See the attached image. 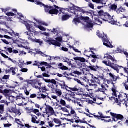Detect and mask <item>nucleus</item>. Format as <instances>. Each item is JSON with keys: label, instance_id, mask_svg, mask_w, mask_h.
Segmentation results:
<instances>
[{"label": "nucleus", "instance_id": "nucleus-2", "mask_svg": "<svg viewBox=\"0 0 128 128\" xmlns=\"http://www.w3.org/2000/svg\"><path fill=\"white\" fill-rule=\"evenodd\" d=\"M98 16L104 22H108L111 24H116V20H115L114 18V16H110V13L108 12H104L103 10H98Z\"/></svg>", "mask_w": 128, "mask_h": 128}, {"label": "nucleus", "instance_id": "nucleus-55", "mask_svg": "<svg viewBox=\"0 0 128 128\" xmlns=\"http://www.w3.org/2000/svg\"><path fill=\"white\" fill-rule=\"evenodd\" d=\"M38 28H39V30H46V28H44V26H38Z\"/></svg>", "mask_w": 128, "mask_h": 128}, {"label": "nucleus", "instance_id": "nucleus-44", "mask_svg": "<svg viewBox=\"0 0 128 128\" xmlns=\"http://www.w3.org/2000/svg\"><path fill=\"white\" fill-rule=\"evenodd\" d=\"M53 120L55 124H62V121L60 120V119H58L56 118H54Z\"/></svg>", "mask_w": 128, "mask_h": 128}, {"label": "nucleus", "instance_id": "nucleus-22", "mask_svg": "<svg viewBox=\"0 0 128 128\" xmlns=\"http://www.w3.org/2000/svg\"><path fill=\"white\" fill-rule=\"evenodd\" d=\"M126 12V9L124 8H122V6H120L118 8H117L116 12L118 14H120V12Z\"/></svg>", "mask_w": 128, "mask_h": 128}, {"label": "nucleus", "instance_id": "nucleus-45", "mask_svg": "<svg viewBox=\"0 0 128 128\" xmlns=\"http://www.w3.org/2000/svg\"><path fill=\"white\" fill-rule=\"evenodd\" d=\"M70 48H72L73 50L75 52H81L80 51L76 49V47L73 46H70Z\"/></svg>", "mask_w": 128, "mask_h": 128}, {"label": "nucleus", "instance_id": "nucleus-25", "mask_svg": "<svg viewBox=\"0 0 128 128\" xmlns=\"http://www.w3.org/2000/svg\"><path fill=\"white\" fill-rule=\"evenodd\" d=\"M74 14H75V16L80 18L81 16H82V13L80 12L76 8H74Z\"/></svg>", "mask_w": 128, "mask_h": 128}, {"label": "nucleus", "instance_id": "nucleus-26", "mask_svg": "<svg viewBox=\"0 0 128 128\" xmlns=\"http://www.w3.org/2000/svg\"><path fill=\"white\" fill-rule=\"evenodd\" d=\"M0 38H8V40H12L14 44L16 43V40H14V38H12V37H10L8 35H4V36H2V34H0Z\"/></svg>", "mask_w": 128, "mask_h": 128}, {"label": "nucleus", "instance_id": "nucleus-14", "mask_svg": "<svg viewBox=\"0 0 128 128\" xmlns=\"http://www.w3.org/2000/svg\"><path fill=\"white\" fill-rule=\"evenodd\" d=\"M45 105L46 106V108L45 109V113L48 114V112H50L51 114H54V108H52V107L50 105H46V104Z\"/></svg>", "mask_w": 128, "mask_h": 128}, {"label": "nucleus", "instance_id": "nucleus-30", "mask_svg": "<svg viewBox=\"0 0 128 128\" xmlns=\"http://www.w3.org/2000/svg\"><path fill=\"white\" fill-rule=\"evenodd\" d=\"M32 42H36V44H38L39 46H42V42H43L42 40L37 39L36 38L34 39Z\"/></svg>", "mask_w": 128, "mask_h": 128}, {"label": "nucleus", "instance_id": "nucleus-10", "mask_svg": "<svg viewBox=\"0 0 128 128\" xmlns=\"http://www.w3.org/2000/svg\"><path fill=\"white\" fill-rule=\"evenodd\" d=\"M60 8V13L58 14V16H60V14L62 12V8L58 6H56V5H54L52 6L51 9L49 11V14H58V10Z\"/></svg>", "mask_w": 128, "mask_h": 128}, {"label": "nucleus", "instance_id": "nucleus-19", "mask_svg": "<svg viewBox=\"0 0 128 128\" xmlns=\"http://www.w3.org/2000/svg\"><path fill=\"white\" fill-rule=\"evenodd\" d=\"M36 64H34L33 66H39L40 64V66H48V64L46 62H38L36 61H35Z\"/></svg>", "mask_w": 128, "mask_h": 128}, {"label": "nucleus", "instance_id": "nucleus-18", "mask_svg": "<svg viewBox=\"0 0 128 128\" xmlns=\"http://www.w3.org/2000/svg\"><path fill=\"white\" fill-rule=\"evenodd\" d=\"M108 8L109 10L116 12L118 8V5H116V4H112L110 6H109Z\"/></svg>", "mask_w": 128, "mask_h": 128}, {"label": "nucleus", "instance_id": "nucleus-60", "mask_svg": "<svg viewBox=\"0 0 128 128\" xmlns=\"http://www.w3.org/2000/svg\"><path fill=\"white\" fill-rule=\"evenodd\" d=\"M28 70L26 68H22V69L20 70V72H28Z\"/></svg>", "mask_w": 128, "mask_h": 128}, {"label": "nucleus", "instance_id": "nucleus-7", "mask_svg": "<svg viewBox=\"0 0 128 128\" xmlns=\"http://www.w3.org/2000/svg\"><path fill=\"white\" fill-rule=\"evenodd\" d=\"M56 40L52 39H49L47 40V42L49 44H52L56 46H60L62 44H60V42L62 40V39L60 37H57L56 38Z\"/></svg>", "mask_w": 128, "mask_h": 128}, {"label": "nucleus", "instance_id": "nucleus-43", "mask_svg": "<svg viewBox=\"0 0 128 128\" xmlns=\"http://www.w3.org/2000/svg\"><path fill=\"white\" fill-rule=\"evenodd\" d=\"M60 104H61V106H64L66 103V101L64 100L60 99Z\"/></svg>", "mask_w": 128, "mask_h": 128}, {"label": "nucleus", "instance_id": "nucleus-56", "mask_svg": "<svg viewBox=\"0 0 128 128\" xmlns=\"http://www.w3.org/2000/svg\"><path fill=\"white\" fill-rule=\"evenodd\" d=\"M81 20H90V18L86 16V17H84V16H81L80 18Z\"/></svg>", "mask_w": 128, "mask_h": 128}, {"label": "nucleus", "instance_id": "nucleus-13", "mask_svg": "<svg viewBox=\"0 0 128 128\" xmlns=\"http://www.w3.org/2000/svg\"><path fill=\"white\" fill-rule=\"evenodd\" d=\"M115 102L117 104L118 106H120L122 104H125L126 106H128V104H126V100L125 99H124L123 100H118V98H116Z\"/></svg>", "mask_w": 128, "mask_h": 128}, {"label": "nucleus", "instance_id": "nucleus-5", "mask_svg": "<svg viewBox=\"0 0 128 128\" xmlns=\"http://www.w3.org/2000/svg\"><path fill=\"white\" fill-rule=\"evenodd\" d=\"M97 36L100 38H102V42H103L104 46H106L108 48H110V42L108 39V36H106V34H105L104 32L100 34V32H97Z\"/></svg>", "mask_w": 128, "mask_h": 128}, {"label": "nucleus", "instance_id": "nucleus-29", "mask_svg": "<svg viewBox=\"0 0 128 128\" xmlns=\"http://www.w3.org/2000/svg\"><path fill=\"white\" fill-rule=\"evenodd\" d=\"M62 80H60V81H59L58 82H57L56 80H54V79H52V80H50V84H55V85H56V88H58V86H60L58 84V82L59 84H60V82H62Z\"/></svg>", "mask_w": 128, "mask_h": 128}, {"label": "nucleus", "instance_id": "nucleus-12", "mask_svg": "<svg viewBox=\"0 0 128 128\" xmlns=\"http://www.w3.org/2000/svg\"><path fill=\"white\" fill-rule=\"evenodd\" d=\"M8 112H14V114H16L18 115V116H20L22 113H20V110H18L16 108V106H15L14 107H10V108H8Z\"/></svg>", "mask_w": 128, "mask_h": 128}, {"label": "nucleus", "instance_id": "nucleus-49", "mask_svg": "<svg viewBox=\"0 0 128 128\" xmlns=\"http://www.w3.org/2000/svg\"><path fill=\"white\" fill-rule=\"evenodd\" d=\"M86 56H88V58H90V56H92V58H98V55H96V54H90V56L86 55Z\"/></svg>", "mask_w": 128, "mask_h": 128}, {"label": "nucleus", "instance_id": "nucleus-40", "mask_svg": "<svg viewBox=\"0 0 128 128\" xmlns=\"http://www.w3.org/2000/svg\"><path fill=\"white\" fill-rule=\"evenodd\" d=\"M72 97L70 96V95L66 94L65 95V96H64V100H68V102H70L72 100V99H70Z\"/></svg>", "mask_w": 128, "mask_h": 128}, {"label": "nucleus", "instance_id": "nucleus-62", "mask_svg": "<svg viewBox=\"0 0 128 128\" xmlns=\"http://www.w3.org/2000/svg\"><path fill=\"white\" fill-rule=\"evenodd\" d=\"M2 78L4 80H8L10 78V75H4Z\"/></svg>", "mask_w": 128, "mask_h": 128}, {"label": "nucleus", "instance_id": "nucleus-48", "mask_svg": "<svg viewBox=\"0 0 128 128\" xmlns=\"http://www.w3.org/2000/svg\"><path fill=\"white\" fill-rule=\"evenodd\" d=\"M112 96H116V90L114 88H112Z\"/></svg>", "mask_w": 128, "mask_h": 128}, {"label": "nucleus", "instance_id": "nucleus-33", "mask_svg": "<svg viewBox=\"0 0 128 128\" xmlns=\"http://www.w3.org/2000/svg\"><path fill=\"white\" fill-rule=\"evenodd\" d=\"M54 92L58 96H60L62 94V92L60 89L56 88L55 92Z\"/></svg>", "mask_w": 128, "mask_h": 128}, {"label": "nucleus", "instance_id": "nucleus-20", "mask_svg": "<svg viewBox=\"0 0 128 128\" xmlns=\"http://www.w3.org/2000/svg\"><path fill=\"white\" fill-rule=\"evenodd\" d=\"M109 76L110 78V82H116V76L114 74H112V72L109 73Z\"/></svg>", "mask_w": 128, "mask_h": 128}, {"label": "nucleus", "instance_id": "nucleus-9", "mask_svg": "<svg viewBox=\"0 0 128 128\" xmlns=\"http://www.w3.org/2000/svg\"><path fill=\"white\" fill-rule=\"evenodd\" d=\"M110 114L112 116V121L118 122V120H121L122 122H124V116L121 114H116L112 112H110Z\"/></svg>", "mask_w": 128, "mask_h": 128}, {"label": "nucleus", "instance_id": "nucleus-28", "mask_svg": "<svg viewBox=\"0 0 128 128\" xmlns=\"http://www.w3.org/2000/svg\"><path fill=\"white\" fill-rule=\"evenodd\" d=\"M73 8H76V10H78V12H80V14H84V12H86V11H84V10L80 8H79L78 6H73Z\"/></svg>", "mask_w": 128, "mask_h": 128}, {"label": "nucleus", "instance_id": "nucleus-50", "mask_svg": "<svg viewBox=\"0 0 128 128\" xmlns=\"http://www.w3.org/2000/svg\"><path fill=\"white\" fill-rule=\"evenodd\" d=\"M50 32H53L54 34H58V30H56V28H54L53 30H50Z\"/></svg>", "mask_w": 128, "mask_h": 128}, {"label": "nucleus", "instance_id": "nucleus-3", "mask_svg": "<svg viewBox=\"0 0 128 128\" xmlns=\"http://www.w3.org/2000/svg\"><path fill=\"white\" fill-rule=\"evenodd\" d=\"M25 26L28 30V32H25V34H26L28 36V40H31V42H32L34 40V38H32V36H34H34H36V34H38V32L34 30V27L28 24V23H26Z\"/></svg>", "mask_w": 128, "mask_h": 128}, {"label": "nucleus", "instance_id": "nucleus-52", "mask_svg": "<svg viewBox=\"0 0 128 128\" xmlns=\"http://www.w3.org/2000/svg\"><path fill=\"white\" fill-rule=\"evenodd\" d=\"M8 82L6 79H3V77L2 78H0V82L2 84H6Z\"/></svg>", "mask_w": 128, "mask_h": 128}, {"label": "nucleus", "instance_id": "nucleus-23", "mask_svg": "<svg viewBox=\"0 0 128 128\" xmlns=\"http://www.w3.org/2000/svg\"><path fill=\"white\" fill-rule=\"evenodd\" d=\"M74 60H78L80 62H86V59L84 58H82L80 56H76V57H74Z\"/></svg>", "mask_w": 128, "mask_h": 128}, {"label": "nucleus", "instance_id": "nucleus-11", "mask_svg": "<svg viewBox=\"0 0 128 128\" xmlns=\"http://www.w3.org/2000/svg\"><path fill=\"white\" fill-rule=\"evenodd\" d=\"M37 4L38 6H40L41 7L44 6L45 12L50 14V10L52 6H48V5H46L40 2H38Z\"/></svg>", "mask_w": 128, "mask_h": 128}, {"label": "nucleus", "instance_id": "nucleus-53", "mask_svg": "<svg viewBox=\"0 0 128 128\" xmlns=\"http://www.w3.org/2000/svg\"><path fill=\"white\" fill-rule=\"evenodd\" d=\"M0 102L1 104H6V106H8V101L6 100H0Z\"/></svg>", "mask_w": 128, "mask_h": 128}, {"label": "nucleus", "instance_id": "nucleus-32", "mask_svg": "<svg viewBox=\"0 0 128 128\" xmlns=\"http://www.w3.org/2000/svg\"><path fill=\"white\" fill-rule=\"evenodd\" d=\"M23 100L24 102H26V98L24 96V95H22V94H20L19 95L17 96H16V100Z\"/></svg>", "mask_w": 128, "mask_h": 128}, {"label": "nucleus", "instance_id": "nucleus-51", "mask_svg": "<svg viewBox=\"0 0 128 128\" xmlns=\"http://www.w3.org/2000/svg\"><path fill=\"white\" fill-rule=\"evenodd\" d=\"M6 52H8L9 54H12L13 52L12 48L10 47L7 48Z\"/></svg>", "mask_w": 128, "mask_h": 128}, {"label": "nucleus", "instance_id": "nucleus-61", "mask_svg": "<svg viewBox=\"0 0 128 128\" xmlns=\"http://www.w3.org/2000/svg\"><path fill=\"white\" fill-rule=\"evenodd\" d=\"M30 98H36V94H32L30 96Z\"/></svg>", "mask_w": 128, "mask_h": 128}, {"label": "nucleus", "instance_id": "nucleus-37", "mask_svg": "<svg viewBox=\"0 0 128 128\" xmlns=\"http://www.w3.org/2000/svg\"><path fill=\"white\" fill-rule=\"evenodd\" d=\"M78 94L79 96H84V92H82L83 90L82 88H78Z\"/></svg>", "mask_w": 128, "mask_h": 128}, {"label": "nucleus", "instance_id": "nucleus-21", "mask_svg": "<svg viewBox=\"0 0 128 128\" xmlns=\"http://www.w3.org/2000/svg\"><path fill=\"white\" fill-rule=\"evenodd\" d=\"M69 74L70 76H76V74H77V76H80L82 74V72H78V70H74L72 72V73H70Z\"/></svg>", "mask_w": 128, "mask_h": 128}, {"label": "nucleus", "instance_id": "nucleus-36", "mask_svg": "<svg viewBox=\"0 0 128 128\" xmlns=\"http://www.w3.org/2000/svg\"><path fill=\"white\" fill-rule=\"evenodd\" d=\"M76 63L78 68H80L84 66V64L80 61H76Z\"/></svg>", "mask_w": 128, "mask_h": 128}, {"label": "nucleus", "instance_id": "nucleus-8", "mask_svg": "<svg viewBox=\"0 0 128 128\" xmlns=\"http://www.w3.org/2000/svg\"><path fill=\"white\" fill-rule=\"evenodd\" d=\"M58 84L61 87V88L62 90H67V88H68L72 92H78V88H76V86L74 88L68 87V86L66 84V82H64V80L60 81V83L58 82Z\"/></svg>", "mask_w": 128, "mask_h": 128}, {"label": "nucleus", "instance_id": "nucleus-17", "mask_svg": "<svg viewBox=\"0 0 128 128\" xmlns=\"http://www.w3.org/2000/svg\"><path fill=\"white\" fill-rule=\"evenodd\" d=\"M62 60H63V62H66V64H68V66H72V61L68 58L66 57H62Z\"/></svg>", "mask_w": 128, "mask_h": 128}, {"label": "nucleus", "instance_id": "nucleus-41", "mask_svg": "<svg viewBox=\"0 0 128 128\" xmlns=\"http://www.w3.org/2000/svg\"><path fill=\"white\" fill-rule=\"evenodd\" d=\"M40 90H42V92H48V88H46V85L41 86Z\"/></svg>", "mask_w": 128, "mask_h": 128}, {"label": "nucleus", "instance_id": "nucleus-54", "mask_svg": "<svg viewBox=\"0 0 128 128\" xmlns=\"http://www.w3.org/2000/svg\"><path fill=\"white\" fill-rule=\"evenodd\" d=\"M28 2H34L38 5V2H40V1L38 0H26Z\"/></svg>", "mask_w": 128, "mask_h": 128}, {"label": "nucleus", "instance_id": "nucleus-24", "mask_svg": "<svg viewBox=\"0 0 128 128\" xmlns=\"http://www.w3.org/2000/svg\"><path fill=\"white\" fill-rule=\"evenodd\" d=\"M58 66H59V68L62 70H68V68L66 66H64L62 63L58 64Z\"/></svg>", "mask_w": 128, "mask_h": 128}, {"label": "nucleus", "instance_id": "nucleus-16", "mask_svg": "<svg viewBox=\"0 0 128 128\" xmlns=\"http://www.w3.org/2000/svg\"><path fill=\"white\" fill-rule=\"evenodd\" d=\"M93 2H96V4H100L102 6H106V0H92Z\"/></svg>", "mask_w": 128, "mask_h": 128}, {"label": "nucleus", "instance_id": "nucleus-31", "mask_svg": "<svg viewBox=\"0 0 128 128\" xmlns=\"http://www.w3.org/2000/svg\"><path fill=\"white\" fill-rule=\"evenodd\" d=\"M36 96H37V98L38 100H42V98H46V96L45 94H40V93L37 94Z\"/></svg>", "mask_w": 128, "mask_h": 128}, {"label": "nucleus", "instance_id": "nucleus-34", "mask_svg": "<svg viewBox=\"0 0 128 128\" xmlns=\"http://www.w3.org/2000/svg\"><path fill=\"white\" fill-rule=\"evenodd\" d=\"M126 78L127 79L124 80V82L123 83V86H124L125 90H128V76H127Z\"/></svg>", "mask_w": 128, "mask_h": 128}, {"label": "nucleus", "instance_id": "nucleus-59", "mask_svg": "<svg viewBox=\"0 0 128 128\" xmlns=\"http://www.w3.org/2000/svg\"><path fill=\"white\" fill-rule=\"evenodd\" d=\"M4 128H10V126H12L11 124H4Z\"/></svg>", "mask_w": 128, "mask_h": 128}, {"label": "nucleus", "instance_id": "nucleus-39", "mask_svg": "<svg viewBox=\"0 0 128 128\" xmlns=\"http://www.w3.org/2000/svg\"><path fill=\"white\" fill-rule=\"evenodd\" d=\"M59 108H60V110H62V112H70V111L66 108V107H62L60 105L59 106Z\"/></svg>", "mask_w": 128, "mask_h": 128}, {"label": "nucleus", "instance_id": "nucleus-57", "mask_svg": "<svg viewBox=\"0 0 128 128\" xmlns=\"http://www.w3.org/2000/svg\"><path fill=\"white\" fill-rule=\"evenodd\" d=\"M60 50L64 52H68V48L64 46L62 47Z\"/></svg>", "mask_w": 128, "mask_h": 128}, {"label": "nucleus", "instance_id": "nucleus-4", "mask_svg": "<svg viewBox=\"0 0 128 128\" xmlns=\"http://www.w3.org/2000/svg\"><path fill=\"white\" fill-rule=\"evenodd\" d=\"M86 72H98L99 74H102L104 72L102 67L98 65H92L90 64V66H86Z\"/></svg>", "mask_w": 128, "mask_h": 128}, {"label": "nucleus", "instance_id": "nucleus-27", "mask_svg": "<svg viewBox=\"0 0 128 128\" xmlns=\"http://www.w3.org/2000/svg\"><path fill=\"white\" fill-rule=\"evenodd\" d=\"M80 18L79 17H76L75 16L74 18L73 19L72 22L75 24H80Z\"/></svg>", "mask_w": 128, "mask_h": 128}, {"label": "nucleus", "instance_id": "nucleus-46", "mask_svg": "<svg viewBox=\"0 0 128 128\" xmlns=\"http://www.w3.org/2000/svg\"><path fill=\"white\" fill-rule=\"evenodd\" d=\"M6 16H15L16 14L12 12H8L6 14Z\"/></svg>", "mask_w": 128, "mask_h": 128}, {"label": "nucleus", "instance_id": "nucleus-64", "mask_svg": "<svg viewBox=\"0 0 128 128\" xmlns=\"http://www.w3.org/2000/svg\"><path fill=\"white\" fill-rule=\"evenodd\" d=\"M70 96H71V98H76V94H74V92H72V93H71V94L70 95Z\"/></svg>", "mask_w": 128, "mask_h": 128}, {"label": "nucleus", "instance_id": "nucleus-58", "mask_svg": "<svg viewBox=\"0 0 128 128\" xmlns=\"http://www.w3.org/2000/svg\"><path fill=\"white\" fill-rule=\"evenodd\" d=\"M1 40L2 41V42H4V44H10V43L8 42V40H6V39H1Z\"/></svg>", "mask_w": 128, "mask_h": 128}, {"label": "nucleus", "instance_id": "nucleus-1", "mask_svg": "<svg viewBox=\"0 0 128 128\" xmlns=\"http://www.w3.org/2000/svg\"><path fill=\"white\" fill-rule=\"evenodd\" d=\"M104 58H106V60H110L112 62H110V60H108V61L106 60H103L102 62V64H104L106 66H110L111 68H113L114 70H116V72L118 74V68H122V66H120L118 64H116V58L114 57H112V56L108 54H105L104 55Z\"/></svg>", "mask_w": 128, "mask_h": 128}, {"label": "nucleus", "instance_id": "nucleus-47", "mask_svg": "<svg viewBox=\"0 0 128 128\" xmlns=\"http://www.w3.org/2000/svg\"><path fill=\"white\" fill-rule=\"evenodd\" d=\"M74 80H75V82H78V84H80L82 86H84V82H82V81H80V80L78 78H74Z\"/></svg>", "mask_w": 128, "mask_h": 128}, {"label": "nucleus", "instance_id": "nucleus-42", "mask_svg": "<svg viewBox=\"0 0 128 128\" xmlns=\"http://www.w3.org/2000/svg\"><path fill=\"white\" fill-rule=\"evenodd\" d=\"M10 72H12V76H14L16 74V68L11 67L10 68Z\"/></svg>", "mask_w": 128, "mask_h": 128}, {"label": "nucleus", "instance_id": "nucleus-6", "mask_svg": "<svg viewBox=\"0 0 128 128\" xmlns=\"http://www.w3.org/2000/svg\"><path fill=\"white\" fill-rule=\"evenodd\" d=\"M101 76L99 75L98 76V78L96 77V76H94L93 74H90V76L92 78L91 80H90L91 82H96L97 84H100V80H102L103 82H106V78L104 76V74H101Z\"/></svg>", "mask_w": 128, "mask_h": 128}, {"label": "nucleus", "instance_id": "nucleus-35", "mask_svg": "<svg viewBox=\"0 0 128 128\" xmlns=\"http://www.w3.org/2000/svg\"><path fill=\"white\" fill-rule=\"evenodd\" d=\"M4 104H0V114H4Z\"/></svg>", "mask_w": 128, "mask_h": 128}, {"label": "nucleus", "instance_id": "nucleus-15", "mask_svg": "<svg viewBox=\"0 0 128 128\" xmlns=\"http://www.w3.org/2000/svg\"><path fill=\"white\" fill-rule=\"evenodd\" d=\"M128 98V95L126 93H121L118 95V98H117L118 100H125Z\"/></svg>", "mask_w": 128, "mask_h": 128}, {"label": "nucleus", "instance_id": "nucleus-63", "mask_svg": "<svg viewBox=\"0 0 128 128\" xmlns=\"http://www.w3.org/2000/svg\"><path fill=\"white\" fill-rule=\"evenodd\" d=\"M88 28H92L94 24L92 23L88 22L87 24Z\"/></svg>", "mask_w": 128, "mask_h": 128}, {"label": "nucleus", "instance_id": "nucleus-38", "mask_svg": "<svg viewBox=\"0 0 128 128\" xmlns=\"http://www.w3.org/2000/svg\"><path fill=\"white\" fill-rule=\"evenodd\" d=\"M69 18H70V15L68 14L62 15V20H68Z\"/></svg>", "mask_w": 128, "mask_h": 128}]
</instances>
